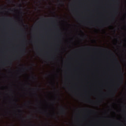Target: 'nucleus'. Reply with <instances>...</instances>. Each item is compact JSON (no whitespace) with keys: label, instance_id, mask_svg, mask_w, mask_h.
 <instances>
[{"label":"nucleus","instance_id":"obj_14","mask_svg":"<svg viewBox=\"0 0 126 126\" xmlns=\"http://www.w3.org/2000/svg\"><path fill=\"white\" fill-rule=\"evenodd\" d=\"M9 10H10V11H11V10L10 9H9Z\"/></svg>","mask_w":126,"mask_h":126},{"label":"nucleus","instance_id":"obj_21","mask_svg":"<svg viewBox=\"0 0 126 126\" xmlns=\"http://www.w3.org/2000/svg\"><path fill=\"white\" fill-rule=\"evenodd\" d=\"M54 89H56V88L54 87Z\"/></svg>","mask_w":126,"mask_h":126},{"label":"nucleus","instance_id":"obj_5","mask_svg":"<svg viewBox=\"0 0 126 126\" xmlns=\"http://www.w3.org/2000/svg\"><path fill=\"white\" fill-rule=\"evenodd\" d=\"M8 2H9V3H11V2H12V0H8Z\"/></svg>","mask_w":126,"mask_h":126},{"label":"nucleus","instance_id":"obj_13","mask_svg":"<svg viewBox=\"0 0 126 126\" xmlns=\"http://www.w3.org/2000/svg\"><path fill=\"white\" fill-rule=\"evenodd\" d=\"M19 112H21V110H19Z\"/></svg>","mask_w":126,"mask_h":126},{"label":"nucleus","instance_id":"obj_8","mask_svg":"<svg viewBox=\"0 0 126 126\" xmlns=\"http://www.w3.org/2000/svg\"><path fill=\"white\" fill-rule=\"evenodd\" d=\"M54 116H55V118H56V119H57V117L56 116V115H55V114H54Z\"/></svg>","mask_w":126,"mask_h":126},{"label":"nucleus","instance_id":"obj_6","mask_svg":"<svg viewBox=\"0 0 126 126\" xmlns=\"http://www.w3.org/2000/svg\"><path fill=\"white\" fill-rule=\"evenodd\" d=\"M112 20H115V17H112Z\"/></svg>","mask_w":126,"mask_h":126},{"label":"nucleus","instance_id":"obj_1","mask_svg":"<svg viewBox=\"0 0 126 126\" xmlns=\"http://www.w3.org/2000/svg\"><path fill=\"white\" fill-rule=\"evenodd\" d=\"M61 113L62 115H66V110H65V108L63 106H61Z\"/></svg>","mask_w":126,"mask_h":126},{"label":"nucleus","instance_id":"obj_11","mask_svg":"<svg viewBox=\"0 0 126 126\" xmlns=\"http://www.w3.org/2000/svg\"><path fill=\"white\" fill-rule=\"evenodd\" d=\"M24 68H25V69H27V68L26 67H25Z\"/></svg>","mask_w":126,"mask_h":126},{"label":"nucleus","instance_id":"obj_2","mask_svg":"<svg viewBox=\"0 0 126 126\" xmlns=\"http://www.w3.org/2000/svg\"><path fill=\"white\" fill-rule=\"evenodd\" d=\"M119 82L120 83H121V84H123V83H124V75L122 73L121 75L120 76Z\"/></svg>","mask_w":126,"mask_h":126},{"label":"nucleus","instance_id":"obj_9","mask_svg":"<svg viewBox=\"0 0 126 126\" xmlns=\"http://www.w3.org/2000/svg\"><path fill=\"white\" fill-rule=\"evenodd\" d=\"M117 86H118V87H120V85H119V84L117 85Z\"/></svg>","mask_w":126,"mask_h":126},{"label":"nucleus","instance_id":"obj_4","mask_svg":"<svg viewBox=\"0 0 126 126\" xmlns=\"http://www.w3.org/2000/svg\"><path fill=\"white\" fill-rule=\"evenodd\" d=\"M26 51V49L24 48L22 50V54H23L24 53H25Z\"/></svg>","mask_w":126,"mask_h":126},{"label":"nucleus","instance_id":"obj_18","mask_svg":"<svg viewBox=\"0 0 126 126\" xmlns=\"http://www.w3.org/2000/svg\"><path fill=\"white\" fill-rule=\"evenodd\" d=\"M10 64H11V63H10Z\"/></svg>","mask_w":126,"mask_h":126},{"label":"nucleus","instance_id":"obj_17","mask_svg":"<svg viewBox=\"0 0 126 126\" xmlns=\"http://www.w3.org/2000/svg\"><path fill=\"white\" fill-rule=\"evenodd\" d=\"M116 91H117V89H115Z\"/></svg>","mask_w":126,"mask_h":126},{"label":"nucleus","instance_id":"obj_20","mask_svg":"<svg viewBox=\"0 0 126 126\" xmlns=\"http://www.w3.org/2000/svg\"><path fill=\"white\" fill-rule=\"evenodd\" d=\"M23 71H24V69H23Z\"/></svg>","mask_w":126,"mask_h":126},{"label":"nucleus","instance_id":"obj_3","mask_svg":"<svg viewBox=\"0 0 126 126\" xmlns=\"http://www.w3.org/2000/svg\"><path fill=\"white\" fill-rule=\"evenodd\" d=\"M115 61H116V62H117V64L118 65V66H119L120 69H121V68H122V67L121 66V64H120V63H119V61H118V59L117 58L115 59Z\"/></svg>","mask_w":126,"mask_h":126},{"label":"nucleus","instance_id":"obj_16","mask_svg":"<svg viewBox=\"0 0 126 126\" xmlns=\"http://www.w3.org/2000/svg\"><path fill=\"white\" fill-rule=\"evenodd\" d=\"M117 2H119V0H117Z\"/></svg>","mask_w":126,"mask_h":126},{"label":"nucleus","instance_id":"obj_15","mask_svg":"<svg viewBox=\"0 0 126 126\" xmlns=\"http://www.w3.org/2000/svg\"><path fill=\"white\" fill-rule=\"evenodd\" d=\"M14 104H15V105H17V104H16V103H15Z\"/></svg>","mask_w":126,"mask_h":126},{"label":"nucleus","instance_id":"obj_22","mask_svg":"<svg viewBox=\"0 0 126 126\" xmlns=\"http://www.w3.org/2000/svg\"><path fill=\"white\" fill-rule=\"evenodd\" d=\"M37 89H39V88H37Z\"/></svg>","mask_w":126,"mask_h":126},{"label":"nucleus","instance_id":"obj_7","mask_svg":"<svg viewBox=\"0 0 126 126\" xmlns=\"http://www.w3.org/2000/svg\"><path fill=\"white\" fill-rule=\"evenodd\" d=\"M32 79H35V77H34V76H32Z\"/></svg>","mask_w":126,"mask_h":126},{"label":"nucleus","instance_id":"obj_10","mask_svg":"<svg viewBox=\"0 0 126 126\" xmlns=\"http://www.w3.org/2000/svg\"><path fill=\"white\" fill-rule=\"evenodd\" d=\"M28 103H29V104H31V102L30 101H28Z\"/></svg>","mask_w":126,"mask_h":126},{"label":"nucleus","instance_id":"obj_19","mask_svg":"<svg viewBox=\"0 0 126 126\" xmlns=\"http://www.w3.org/2000/svg\"><path fill=\"white\" fill-rule=\"evenodd\" d=\"M89 49H90V47H88Z\"/></svg>","mask_w":126,"mask_h":126},{"label":"nucleus","instance_id":"obj_12","mask_svg":"<svg viewBox=\"0 0 126 126\" xmlns=\"http://www.w3.org/2000/svg\"><path fill=\"white\" fill-rule=\"evenodd\" d=\"M36 96H38V94H36Z\"/></svg>","mask_w":126,"mask_h":126}]
</instances>
